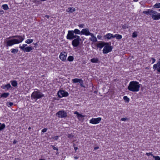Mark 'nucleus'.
<instances>
[{"label": "nucleus", "instance_id": "obj_53", "mask_svg": "<svg viewBox=\"0 0 160 160\" xmlns=\"http://www.w3.org/2000/svg\"><path fill=\"white\" fill-rule=\"evenodd\" d=\"M68 61H70V56L68 57Z\"/></svg>", "mask_w": 160, "mask_h": 160}, {"label": "nucleus", "instance_id": "obj_1", "mask_svg": "<svg viewBox=\"0 0 160 160\" xmlns=\"http://www.w3.org/2000/svg\"><path fill=\"white\" fill-rule=\"evenodd\" d=\"M14 38H18V39H13L8 40L7 42L6 46L7 47L11 46L15 44H18L21 42L24 39V36L16 35L10 36L7 39H11Z\"/></svg>", "mask_w": 160, "mask_h": 160}, {"label": "nucleus", "instance_id": "obj_60", "mask_svg": "<svg viewBox=\"0 0 160 160\" xmlns=\"http://www.w3.org/2000/svg\"><path fill=\"white\" fill-rule=\"evenodd\" d=\"M39 160H45L44 159H40Z\"/></svg>", "mask_w": 160, "mask_h": 160}, {"label": "nucleus", "instance_id": "obj_19", "mask_svg": "<svg viewBox=\"0 0 160 160\" xmlns=\"http://www.w3.org/2000/svg\"><path fill=\"white\" fill-rule=\"evenodd\" d=\"M108 44V43L101 42L97 44V46L98 47L100 48H102L103 46H105L106 45Z\"/></svg>", "mask_w": 160, "mask_h": 160}, {"label": "nucleus", "instance_id": "obj_34", "mask_svg": "<svg viewBox=\"0 0 160 160\" xmlns=\"http://www.w3.org/2000/svg\"><path fill=\"white\" fill-rule=\"evenodd\" d=\"M5 127V124H2L0 126V131H1L2 129H4Z\"/></svg>", "mask_w": 160, "mask_h": 160}, {"label": "nucleus", "instance_id": "obj_47", "mask_svg": "<svg viewBox=\"0 0 160 160\" xmlns=\"http://www.w3.org/2000/svg\"><path fill=\"white\" fill-rule=\"evenodd\" d=\"M152 63H153L155 62V59L153 58H152Z\"/></svg>", "mask_w": 160, "mask_h": 160}, {"label": "nucleus", "instance_id": "obj_32", "mask_svg": "<svg viewBox=\"0 0 160 160\" xmlns=\"http://www.w3.org/2000/svg\"><path fill=\"white\" fill-rule=\"evenodd\" d=\"M137 33L138 32H134L132 34V37L133 38H136L137 36Z\"/></svg>", "mask_w": 160, "mask_h": 160}, {"label": "nucleus", "instance_id": "obj_59", "mask_svg": "<svg viewBox=\"0 0 160 160\" xmlns=\"http://www.w3.org/2000/svg\"><path fill=\"white\" fill-rule=\"evenodd\" d=\"M16 143V142L15 141H14V142H13V143Z\"/></svg>", "mask_w": 160, "mask_h": 160}, {"label": "nucleus", "instance_id": "obj_49", "mask_svg": "<svg viewBox=\"0 0 160 160\" xmlns=\"http://www.w3.org/2000/svg\"><path fill=\"white\" fill-rule=\"evenodd\" d=\"M73 60V57L72 56H71V62Z\"/></svg>", "mask_w": 160, "mask_h": 160}, {"label": "nucleus", "instance_id": "obj_58", "mask_svg": "<svg viewBox=\"0 0 160 160\" xmlns=\"http://www.w3.org/2000/svg\"><path fill=\"white\" fill-rule=\"evenodd\" d=\"M28 130H30L31 129V128L30 127H29L28 128Z\"/></svg>", "mask_w": 160, "mask_h": 160}, {"label": "nucleus", "instance_id": "obj_56", "mask_svg": "<svg viewBox=\"0 0 160 160\" xmlns=\"http://www.w3.org/2000/svg\"><path fill=\"white\" fill-rule=\"evenodd\" d=\"M15 160H20L19 158H15Z\"/></svg>", "mask_w": 160, "mask_h": 160}, {"label": "nucleus", "instance_id": "obj_57", "mask_svg": "<svg viewBox=\"0 0 160 160\" xmlns=\"http://www.w3.org/2000/svg\"><path fill=\"white\" fill-rule=\"evenodd\" d=\"M134 2H137L138 1V0H133Z\"/></svg>", "mask_w": 160, "mask_h": 160}, {"label": "nucleus", "instance_id": "obj_17", "mask_svg": "<svg viewBox=\"0 0 160 160\" xmlns=\"http://www.w3.org/2000/svg\"><path fill=\"white\" fill-rule=\"evenodd\" d=\"M74 113L77 115V117L79 119L83 118L85 116L84 115H83L79 113L77 111L75 112Z\"/></svg>", "mask_w": 160, "mask_h": 160}, {"label": "nucleus", "instance_id": "obj_9", "mask_svg": "<svg viewBox=\"0 0 160 160\" xmlns=\"http://www.w3.org/2000/svg\"><path fill=\"white\" fill-rule=\"evenodd\" d=\"M81 41V39H75L72 42V45L74 47H77L80 43V41Z\"/></svg>", "mask_w": 160, "mask_h": 160}, {"label": "nucleus", "instance_id": "obj_26", "mask_svg": "<svg viewBox=\"0 0 160 160\" xmlns=\"http://www.w3.org/2000/svg\"><path fill=\"white\" fill-rule=\"evenodd\" d=\"M3 8L5 10H7L8 9V7L7 4H4L2 6Z\"/></svg>", "mask_w": 160, "mask_h": 160}, {"label": "nucleus", "instance_id": "obj_31", "mask_svg": "<svg viewBox=\"0 0 160 160\" xmlns=\"http://www.w3.org/2000/svg\"><path fill=\"white\" fill-rule=\"evenodd\" d=\"M13 104V103L12 102H7L6 104L7 106H8V107H10L12 106Z\"/></svg>", "mask_w": 160, "mask_h": 160}, {"label": "nucleus", "instance_id": "obj_28", "mask_svg": "<svg viewBox=\"0 0 160 160\" xmlns=\"http://www.w3.org/2000/svg\"><path fill=\"white\" fill-rule=\"evenodd\" d=\"M18 51V49H11V52L13 53H17Z\"/></svg>", "mask_w": 160, "mask_h": 160}, {"label": "nucleus", "instance_id": "obj_36", "mask_svg": "<svg viewBox=\"0 0 160 160\" xmlns=\"http://www.w3.org/2000/svg\"><path fill=\"white\" fill-rule=\"evenodd\" d=\"M153 158L155 160H160V158L158 156H153Z\"/></svg>", "mask_w": 160, "mask_h": 160}, {"label": "nucleus", "instance_id": "obj_29", "mask_svg": "<svg viewBox=\"0 0 160 160\" xmlns=\"http://www.w3.org/2000/svg\"><path fill=\"white\" fill-rule=\"evenodd\" d=\"M11 87V86L10 84H8L4 86V89L7 88V89H8Z\"/></svg>", "mask_w": 160, "mask_h": 160}, {"label": "nucleus", "instance_id": "obj_44", "mask_svg": "<svg viewBox=\"0 0 160 160\" xmlns=\"http://www.w3.org/2000/svg\"><path fill=\"white\" fill-rule=\"evenodd\" d=\"M128 120V118H123L121 119V120L122 121H125Z\"/></svg>", "mask_w": 160, "mask_h": 160}, {"label": "nucleus", "instance_id": "obj_61", "mask_svg": "<svg viewBox=\"0 0 160 160\" xmlns=\"http://www.w3.org/2000/svg\"><path fill=\"white\" fill-rule=\"evenodd\" d=\"M1 124V123L0 122V125Z\"/></svg>", "mask_w": 160, "mask_h": 160}, {"label": "nucleus", "instance_id": "obj_54", "mask_svg": "<svg viewBox=\"0 0 160 160\" xmlns=\"http://www.w3.org/2000/svg\"><path fill=\"white\" fill-rule=\"evenodd\" d=\"M74 158L75 159H78V157H74Z\"/></svg>", "mask_w": 160, "mask_h": 160}, {"label": "nucleus", "instance_id": "obj_8", "mask_svg": "<svg viewBox=\"0 0 160 160\" xmlns=\"http://www.w3.org/2000/svg\"><path fill=\"white\" fill-rule=\"evenodd\" d=\"M81 32L82 34L86 36L90 35L92 33L90 32L89 29L88 28L82 29Z\"/></svg>", "mask_w": 160, "mask_h": 160}, {"label": "nucleus", "instance_id": "obj_24", "mask_svg": "<svg viewBox=\"0 0 160 160\" xmlns=\"http://www.w3.org/2000/svg\"><path fill=\"white\" fill-rule=\"evenodd\" d=\"M11 84L13 86L15 87L17 86L18 83L16 81H11Z\"/></svg>", "mask_w": 160, "mask_h": 160}, {"label": "nucleus", "instance_id": "obj_14", "mask_svg": "<svg viewBox=\"0 0 160 160\" xmlns=\"http://www.w3.org/2000/svg\"><path fill=\"white\" fill-rule=\"evenodd\" d=\"M90 36H91V37L89 39L90 41L94 42H95L97 41V40L96 37L92 33H91Z\"/></svg>", "mask_w": 160, "mask_h": 160}, {"label": "nucleus", "instance_id": "obj_3", "mask_svg": "<svg viewBox=\"0 0 160 160\" xmlns=\"http://www.w3.org/2000/svg\"><path fill=\"white\" fill-rule=\"evenodd\" d=\"M44 95L39 91H34L32 93L31 98L32 99L37 100L38 99L42 98Z\"/></svg>", "mask_w": 160, "mask_h": 160}, {"label": "nucleus", "instance_id": "obj_13", "mask_svg": "<svg viewBox=\"0 0 160 160\" xmlns=\"http://www.w3.org/2000/svg\"><path fill=\"white\" fill-rule=\"evenodd\" d=\"M67 55V54L65 52L61 53L59 56L60 59L63 61H65L66 59Z\"/></svg>", "mask_w": 160, "mask_h": 160}, {"label": "nucleus", "instance_id": "obj_10", "mask_svg": "<svg viewBox=\"0 0 160 160\" xmlns=\"http://www.w3.org/2000/svg\"><path fill=\"white\" fill-rule=\"evenodd\" d=\"M142 12L143 13L145 14L148 15H151V16L153 13L155 14L156 13V11L151 9H148L147 11H144Z\"/></svg>", "mask_w": 160, "mask_h": 160}, {"label": "nucleus", "instance_id": "obj_5", "mask_svg": "<svg viewBox=\"0 0 160 160\" xmlns=\"http://www.w3.org/2000/svg\"><path fill=\"white\" fill-rule=\"evenodd\" d=\"M56 115H58L59 118H63L66 117L67 113L63 111H60L56 114Z\"/></svg>", "mask_w": 160, "mask_h": 160}, {"label": "nucleus", "instance_id": "obj_21", "mask_svg": "<svg viewBox=\"0 0 160 160\" xmlns=\"http://www.w3.org/2000/svg\"><path fill=\"white\" fill-rule=\"evenodd\" d=\"M73 33L77 34H80L81 33V32L78 29H76L73 31H71Z\"/></svg>", "mask_w": 160, "mask_h": 160}, {"label": "nucleus", "instance_id": "obj_18", "mask_svg": "<svg viewBox=\"0 0 160 160\" xmlns=\"http://www.w3.org/2000/svg\"><path fill=\"white\" fill-rule=\"evenodd\" d=\"M72 81L74 83H76V82H79L80 83H82L83 82V81L81 79H79L78 78H75L72 80Z\"/></svg>", "mask_w": 160, "mask_h": 160}, {"label": "nucleus", "instance_id": "obj_40", "mask_svg": "<svg viewBox=\"0 0 160 160\" xmlns=\"http://www.w3.org/2000/svg\"><path fill=\"white\" fill-rule=\"evenodd\" d=\"M146 155L148 156H149V155H151L153 157V156H154L152 152L146 153Z\"/></svg>", "mask_w": 160, "mask_h": 160}, {"label": "nucleus", "instance_id": "obj_11", "mask_svg": "<svg viewBox=\"0 0 160 160\" xmlns=\"http://www.w3.org/2000/svg\"><path fill=\"white\" fill-rule=\"evenodd\" d=\"M153 68L154 70H157L158 72H160V59L157 64L154 65Z\"/></svg>", "mask_w": 160, "mask_h": 160}, {"label": "nucleus", "instance_id": "obj_42", "mask_svg": "<svg viewBox=\"0 0 160 160\" xmlns=\"http://www.w3.org/2000/svg\"><path fill=\"white\" fill-rule=\"evenodd\" d=\"M59 136H56L53 137V139L55 140H57Z\"/></svg>", "mask_w": 160, "mask_h": 160}, {"label": "nucleus", "instance_id": "obj_6", "mask_svg": "<svg viewBox=\"0 0 160 160\" xmlns=\"http://www.w3.org/2000/svg\"><path fill=\"white\" fill-rule=\"evenodd\" d=\"M68 94L67 92L63 90L59 91L58 93V96L60 98L67 96Z\"/></svg>", "mask_w": 160, "mask_h": 160}, {"label": "nucleus", "instance_id": "obj_7", "mask_svg": "<svg viewBox=\"0 0 160 160\" xmlns=\"http://www.w3.org/2000/svg\"><path fill=\"white\" fill-rule=\"evenodd\" d=\"M101 120L100 118H92L90 120V123L93 124H96L99 123Z\"/></svg>", "mask_w": 160, "mask_h": 160}, {"label": "nucleus", "instance_id": "obj_48", "mask_svg": "<svg viewBox=\"0 0 160 160\" xmlns=\"http://www.w3.org/2000/svg\"><path fill=\"white\" fill-rule=\"evenodd\" d=\"M117 34H115V35H112V38H116L117 37Z\"/></svg>", "mask_w": 160, "mask_h": 160}, {"label": "nucleus", "instance_id": "obj_15", "mask_svg": "<svg viewBox=\"0 0 160 160\" xmlns=\"http://www.w3.org/2000/svg\"><path fill=\"white\" fill-rule=\"evenodd\" d=\"M76 34H74V33H73L71 31V39H79L80 37L79 36L77 35Z\"/></svg>", "mask_w": 160, "mask_h": 160}, {"label": "nucleus", "instance_id": "obj_45", "mask_svg": "<svg viewBox=\"0 0 160 160\" xmlns=\"http://www.w3.org/2000/svg\"><path fill=\"white\" fill-rule=\"evenodd\" d=\"M122 28H123L124 29H126L128 28V26L126 25H123L122 26Z\"/></svg>", "mask_w": 160, "mask_h": 160}, {"label": "nucleus", "instance_id": "obj_43", "mask_svg": "<svg viewBox=\"0 0 160 160\" xmlns=\"http://www.w3.org/2000/svg\"><path fill=\"white\" fill-rule=\"evenodd\" d=\"M47 128H43L42 130V132H46L47 131Z\"/></svg>", "mask_w": 160, "mask_h": 160}, {"label": "nucleus", "instance_id": "obj_33", "mask_svg": "<svg viewBox=\"0 0 160 160\" xmlns=\"http://www.w3.org/2000/svg\"><path fill=\"white\" fill-rule=\"evenodd\" d=\"M123 99L124 101L127 102H128L129 101V98H128V97L126 96H125L123 97Z\"/></svg>", "mask_w": 160, "mask_h": 160}, {"label": "nucleus", "instance_id": "obj_41", "mask_svg": "<svg viewBox=\"0 0 160 160\" xmlns=\"http://www.w3.org/2000/svg\"><path fill=\"white\" fill-rule=\"evenodd\" d=\"M75 11V8H71V12H73Z\"/></svg>", "mask_w": 160, "mask_h": 160}, {"label": "nucleus", "instance_id": "obj_50", "mask_svg": "<svg viewBox=\"0 0 160 160\" xmlns=\"http://www.w3.org/2000/svg\"><path fill=\"white\" fill-rule=\"evenodd\" d=\"M45 17L47 18H49L50 17V16L49 15H46L45 16Z\"/></svg>", "mask_w": 160, "mask_h": 160}, {"label": "nucleus", "instance_id": "obj_51", "mask_svg": "<svg viewBox=\"0 0 160 160\" xmlns=\"http://www.w3.org/2000/svg\"><path fill=\"white\" fill-rule=\"evenodd\" d=\"M97 38L98 39H100L101 38V36L99 35H98L97 36Z\"/></svg>", "mask_w": 160, "mask_h": 160}, {"label": "nucleus", "instance_id": "obj_20", "mask_svg": "<svg viewBox=\"0 0 160 160\" xmlns=\"http://www.w3.org/2000/svg\"><path fill=\"white\" fill-rule=\"evenodd\" d=\"M112 34L111 33H108L104 36L105 38L108 39H109L112 38Z\"/></svg>", "mask_w": 160, "mask_h": 160}, {"label": "nucleus", "instance_id": "obj_52", "mask_svg": "<svg viewBox=\"0 0 160 160\" xmlns=\"http://www.w3.org/2000/svg\"><path fill=\"white\" fill-rule=\"evenodd\" d=\"M99 148V147H96L94 148V149L95 150H97Z\"/></svg>", "mask_w": 160, "mask_h": 160}, {"label": "nucleus", "instance_id": "obj_38", "mask_svg": "<svg viewBox=\"0 0 160 160\" xmlns=\"http://www.w3.org/2000/svg\"><path fill=\"white\" fill-rule=\"evenodd\" d=\"M51 146L52 148L53 149H54V150H56L57 151H58V149L57 147H54L53 145H51Z\"/></svg>", "mask_w": 160, "mask_h": 160}, {"label": "nucleus", "instance_id": "obj_16", "mask_svg": "<svg viewBox=\"0 0 160 160\" xmlns=\"http://www.w3.org/2000/svg\"><path fill=\"white\" fill-rule=\"evenodd\" d=\"M33 49L32 47H27L25 48L23 50H22L24 52H30Z\"/></svg>", "mask_w": 160, "mask_h": 160}, {"label": "nucleus", "instance_id": "obj_39", "mask_svg": "<svg viewBox=\"0 0 160 160\" xmlns=\"http://www.w3.org/2000/svg\"><path fill=\"white\" fill-rule=\"evenodd\" d=\"M78 26L80 28H83L84 27L85 25L84 24H79Z\"/></svg>", "mask_w": 160, "mask_h": 160}, {"label": "nucleus", "instance_id": "obj_37", "mask_svg": "<svg viewBox=\"0 0 160 160\" xmlns=\"http://www.w3.org/2000/svg\"><path fill=\"white\" fill-rule=\"evenodd\" d=\"M67 38L70 39V31H68V33L67 36Z\"/></svg>", "mask_w": 160, "mask_h": 160}, {"label": "nucleus", "instance_id": "obj_55", "mask_svg": "<svg viewBox=\"0 0 160 160\" xmlns=\"http://www.w3.org/2000/svg\"><path fill=\"white\" fill-rule=\"evenodd\" d=\"M67 11L68 12H70V8H68L67 10Z\"/></svg>", "mask_w": 160, "mask_h": 160}, {"label": "nucleus", "instance_id": "obj_23", "mask_svg": "<svg viewBox=\"0 0 160 160\" xmlns=\"http://www.w3.org/2000/svg\"><path fill=\"white\" fill-rule=\"evenodd\" d=\"M90 61L92 63H97L98 61V59L97 58H93L90 60Z\"/></svg>", "mask_w": 160, "mask_h": 160}, {"label": "nucleus", "instance_id": "obj_12", "mask_svg": "<svg viewBox=\"0 0 160 160\" xmlns=\"http://www.w3.org/2000/svg\"><path fill=\"white\" fill-rule=\"evenodd\" d=\"M156 13L153 14L152 15V18L154 20H158L160 19V13H158L156 12Z\"/></svg>", "mask_w": 160, "mask_h": 160}, {"label": "nucleus", "instance_id": "obj_2", "mask_svg": "<svg viewBox=\"0 0 160 160\" xmlns=\"http://www.w3.org/2000/svg\"><path fill=\"white\" fill-rule=\"evenodd\" d=\"M140 84L137 81H131L130 82L128 87V89L133 92H138L139 91Z\"/></svg>", "mask_w": 160, "mask_h": 160}, {"label": "nucleus", "instance_id": "obj_25", "mask_svg": "<svg viewBox=\"0 0 160 160\" xmlns=\"http://www.w3.org/2000/svg\"><path fill=\"white\" fill-rule=\"evenodd\" d=\"M33 39H28L25 42L26 43H27L28 44H30L32 43L33 42Z\"/></svg>", "mask_w": 160, "mask_h": 160}, {"label": "nucleus", "instance_id": "obj_22", "mask_svg": "<svg viewBox=\"0 0 160 160\" xmlns=\"http://www.w3.org/2000/svg\"><path fill=\"white\" fill-rule=\"evenodd\" d=\"M9 95V93L8 92H5L1 94V97H3L4 98H6L8 97Z\"/></svg>", "mask_w": 160, "mask_h": 160}, {"label": "nucleus", "instance_id": "obj_46", "mask_svg": "<svg viewBox=\"0 0 160 160\" xmlns=\"http://www.w3.org/2000/svg\"><path fill=\"white\" fill-rule=\"evenodd\" d=\"M73 146H74V150L75 151H76V150H77L78 149V148L77 147H76V145L75 144H73Z\"/></svg>", "mask_w": 160, "mask_h": 160}, {"label": "nucleus", "instance_id": "obj_27", "mask_svg": "<svg viewBox=\"0 0 160 160\" xmlns=\"http://www.w3.org/2000/svg\"><path fill=\"white\" fill-rule=\"evenodd\" d=\"M27 46V44H23L22 45V46H19V48L22 50H23V49L26 48V47Z\"/></svg>", "mask_w": 160, "mask_h": 160}, {"label": "nucleus", "instance_id": "obj_4", "mask_svg": "<svg viewBox=\"0 0 160 160\" xmlns=\"http://www.w3.org/2000/svg\"><path fill=\"white\" fill-rule=\"evenodd\" d=\"M112 49V47L109 45L108 43V44L104 46L103 50V52L104 54L108 53L111 51Z\"/></svg>", "mask_w": 160, "mask_h": 160}, {"label": "nucleus", "instance_id": "obj_35", "mask_svg": "<svg viewBox=\"0 0 160 160\" xmlns=\"http://www.w3.org/2000/svg\"><path fill=\"white\" fill-rule=\"evenodd\" d=\"M122 36L121 35L117 34V37L116 38V39H120L122 38Z\"/></svg>", "mask_w": 160, "mask_h": 160}, {"label": "nucleus", "instance_id": "obj_30", "mask_svg": "<svg viewBox=\"0 0 160 160\" xmlns=\"http://www.w3.org/2000/svg\"><path fill=\"white\" fill-rule=\"evenodd\" d=\"M155 8H160V3H157L155 4L154 6Z\"/></svg>", "mask_w": 160, "mask_h": 160}]
</instances>
